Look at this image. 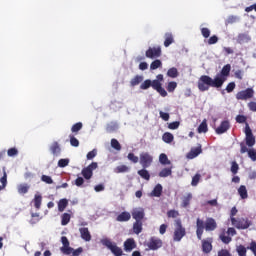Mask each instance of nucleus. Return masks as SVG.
Segmentation results:
<instances>
[{
	"label": "nucleus",
	"instance_id": "1",
	"mask_svg": "<svg viewBox=\"0 0 256 256\" xmlns=\"http://www.w3.org/2000/svg\"><path fill=\"white\" fill-rule=\"evenodd\" d=\"M231 73V64H226L221 69L220 73L216 74L215 78H211L208 75H202L198 80V89L202 93L205 91H209L210 87H214L215 89H221L225 81H227V77H229Z\"/></svg>",
	"mask_w": 256,
	"mask_h": 256
},
{
	"label": "nucleus",
	"instance_id": "2",
	"mask_svg": "<svg viewBox=\"0 0 256 256\" xmlns=\"http://www.w3.org/2000/svg\"><path fill=\"white\" fill-rule=\"evenodd\" d=\"M217 229V221L213 218H207L204 222L201 218L196 220V235L197 239H203V231H215Z\"/></svg>",
	"mask_w": 256,
	"mask_h": 256
},
{
	"label": "nucleus",
	"instance_id": "3",
	"mask_svg": "<svg viewBox=\"0 0 256 256\" xmlns=\"http://www.w3.org/2000/svg\"><path fill=\"white\" fill-rule=\"evenodd\" d=\"M174 234H173V241L179 243L185 235H187V230L185 227H183V222H181V219H176L174 221Z\"/></svg>",
	"mask_w": 256,
	"mask_h": 256
},
{
	"label": "nucleus",
	"instance_id": "4",
	"mask_svg": "<svg viewBox=\"0 0 256 256\" xmlns=\"http://www.w3.org/2000/svg\"><path fill=\"white\" fill-rule=\"evenodd\" d=\"M101 243L104 245V247H107V249H109L115 256H123V249L117 246V243L109 240V238L103 239Z\"/></svg>",
	"mask_w": 256,
	"mask_h": 256
},
{
	"label": "nucleus",
	"instance_id": "5",
	"mask_svg": "<svg viewBox=\"0 0 256 256\" xmlns=\"http://www.w3.org/2000/svg\"><path fill=\"white\" fill-rule=\"evenodd\" d=\"M232 225L233 227H235L236 229H249L252 225L253 222H251V220H249V218L245 217V218H232Z\"/></svg>",
	"mask_w": 256,
	"mask_h": 256
},
{
	"label": "nucleus",
	"instance_id": "6",
	"mask_svg": "<svg viewBox=\"0 0 256 256\" xmlns=\"http://www.w3.org/2000/svg\"><path fill=\"white\" fill-rule=\"evenodd\" d=\"M245 145L247 147H253L255 145V136L253 135V130H251V127L249 126V123H246L245 126Z\"/></svg>",
	"mask_w": 256,
	"mask_h": 256
},
{
	"label": "nucleus",
	"instance_id": "7",
	"mask_svg": "<svg viewBox=\"0 0 256 256\" xmlns=\"http://www.w3.org/2000/svg\"><path fill=\"white\" fill-rule=\"evenodd\" d=\"M153 164V156L149 154V152L140 153V165H142L143 169H147L151 167Z\"/></svg>",
	"mask_w": 256,
	"mask_h": 256
},
{
	"label": "nucleus",
	"instance_id": "8",
	"mask_svg": "<svg viewBox=\"0 0 256 256\" xmlns=\"http://www.w3.org/2000/svg\"><path fill=\"white\" fill-rule=\"evenodd\" d=\"M161 46H154V47H149L146 52L145 55L147 57V59H159V57H161Z\"/></svg>",
	"mask_w": 256,
	"mask_h": 256
},
{
	"label": "nucleus",
	"instance_id": "9",
	"mask_svg": "<svg viewBox=\"0 0 256 256\" xmlns=\"http://www.w3.org/2000/svg\"><path fill=\"white\" fill-rule=\"evenodd\" d=\"M254 95L255 91L253 90V88H247L238 92L236 94V99H238V101H247V99H252Z\"/></svg>",
	"mask_w": 256,
	"mask_h": 256
},
{
	"label": "nucleus",
	"instance_id": "10",
	"mask_svg": "<svg viewBox=\"0 0 256 256\" xmlns=\"http://www.w3.org/2000/svg\"><path fill=\"white\" fill-rule=\"evenodd\" d=\"M147 247L150 251H157V249H161L163 247V240L153 236L147 242Z\"/></svg>",
	"mask_w": 256,
	"mask_h": 256
},
{
	"label": "nucleus",
	"instance_id": "11",
	"mask_svg": "<svg viewBox=\"0 0 256 256\" xmlns=\"http://www.w3.org/2000/svg\"><path fill=\"white\" fill-rule=\"evenodd\" d=\"M97 167V162H92L90 165L82 169L81 175L84 177V179L89 180L91 177H93V171H95Z\"/></svg>",
	"mask_w": 256,
	"mask_h": 256
},
{
	"label": "nucleus",
	"instance_id": "12",
	"mask_svg": "<svg viewBox=\"0 0 256 256\" xmlns=\"http://www.w3.org/2000/svg\"><path fill=\"white\" fill-rule=\"evenodd\" d=\"M240 153L241 155L248 153V157L251 159V161H256V150L253 148L248 149L245 142L240 143Z\"/></svg>",
	"mask_w": 256,
	"mask_h": 256
},
{
	"label": "nucleus",
	"instance_id": "13",
	"mask_svg": "<svg viewBox=\"0 0 256 256\" xmlns=\"http://www.w3.org/2000/svg\"><path fill=\"white\" fill-rule=\"evenodd\" d=\"M61 243L62 247L60 248L61 253L64 255H71V251H73V247L70 246L69 239L67 236H62L61 237Z\"/></svg>",
	"mask_w": 256,
	"mask_h": 256
},
{
	"label": "nucleus",
	"instance_id": "14",
	"mask_svg": "<svg viewBox=\"0 0 256 256\" xmlns=\"http://www.w3.org/2000/svg\"><path fill=\"white\" fill-rule=\"evenodd\" d=\"M231 129V123L229 120H224L220 123V125L215 129V133L217 135H223V133H227Z\"/></svg>",
	"mask_w": 256,
	"mask_h": 256
},
{
	"label": "nucleus",
	"instance_id": "15",
	"mask_svg": "<svg viewBox=\"0 0 256 256\" xmlns=\"http://www.w3.org/2000/svg\"><path fill=\"white\" fill-rule=\"evenodd\" d=\"M131 215L135 221H143V219H145V209L141 207L134 208Z\"/></svg>",
	"mask_w": 256,
	"mask_h": 256
},
{
	"label": "nucleus",
	"instance_id": "16",
	"mask_svg": "<svg viewBox=\"0 0 256 256\" xmlns=\"http://www.w3.org/2000/svg\"><path fill=\"white\" fill-rule=\"evenodd\" d=\"M137 248V243L135 242V239L128 238L126 241H124V251L126 253H131L133 249Z\"/></svg>",
	"mask_w": 256,
	"mask_h": 256
},
{
	"label": "nucleus",
	"instance_id": "17",
	"mask_svg": "<svg viewBox=\"0 0 256 256\" xmlns=\"http://www.w3.org/2000/svg\"><path fill=\"white\" fill-rule=\"evenodd\" d=\"M203 153V148L201 144H198L197 147L191 148L189 153L187 154L188 159H195V157H199Z\"/></svg>",
	"mask_w": 256,
	"mask_h": 256
},
{
	"label": "nucleus",
	"instance_id": "18",
	"mask_svg": "<svg viewBox=\"0 0 256 256\" xmlns=\"http://www.w3.org/2000/svg\"><path fill=\"white\" fill-rule=\"evenodd\" d=\"M116 221H118L119 223H127V221H131V213L128 211L120 213L116 217Z\"/></svg>",
	"mask_w": 256,
	"mask_h": 256
},
{
	"label": "nucleus",
	"instance_id": "19",
	"mask_svg": "<svg viewBox=\"0 0 256 256\" xmlns=\"http://www.w3.org/2000/svg\"><path fill=\"white\" fill-rule=\"evenodd\" d=\"M213 241L211 239L209 240H202V251L203 253H209L210 251H213Z\"/></svg>",
	"mask_w": 256,
	"mask_h": 256
},
{
	"label": "nucleus",
	"instance_id": "20",
	"mask_svg": "<svg viewBox=\"0 0 256 256\" xmlns=\"http://www.w3.org/2000/svg\"><path fill=\"white\" fill-rule=\"evenodd\" d=\"M50 151L54 157H58V155H61V146L59 145V142L55 141L50 146Z\"/></svg>",
	"mask_w": 256,
	"mask_h": 256
},
{
	"label": "nucleus",
	"instance_id": "21",
	"mask_svg": "<svg viewBox=\"0 0 256 256\" xmlns=\"http://www.w3.org/2000/svg\"><path fill=\"white\" fill-rule=\"evenodd\" d=\"M81 239L84 241H91V232H89V228H80Z\"/></svg>",
	"mask_w": 256,
	"mask_h": 256
},
{
	"label": "nucleus",
	"instance_id": "22",
	"mask_svg": "<svg viewBox=\"0 0 256 256\" xmlns=\"http://www.w3.org/2000/svg\"><path fill=\"white\" fill-rule=\"evenodd\" d=\"M163 193V186L161 184H157L152 192L150 193L151 197H160Z\"/></svg>",
	"mask_w": 256,
	"mask_h": 256
},
{
	"label": "nucleus",
	"instance_id": "23",
	"mask_svg": "<svg viewBox=\"0 0 256 256\" xmlns=\"http://www.w3.org/2000/svg\"><path fill=\"white\" fill-rule=\"evenodd\" d=\"M165 40H164V47H169L172 45V43H175V38H173V34L167 32L165 35Z\"/></svg>",
	"mask_w": 256,
	"mask_h": 256
},
{
	"label": "nucleus",
	"instance_id": "24",
	"mask_svg": "<svg viewBox=\"0 0 256 256\" xmlns=\"http://www.w3.org/2000/svg\"><path fill=\"white\" fill-rule=\"evenodd\" d=\"M143 231V221H136L133 223V232L139 235Z\"/></svg>",
	"mask_w": 256,
	"mask_h": 256
},
{
	"label": "nucleus",
	"instance_id": "25",
	"mask_svg": "<svg viewBox=\"0 0 256 256\" xmlns=\"http://www.w3.org/2000/svg\"><path fill=\"white\" fill-rule=\"evenodd\" d=\"M67 205H69V200L63 198L60 199L58 202V211L60 213H63V211H65V209H67Z\"/></svg>",
	"mask_w": 256,
	"mask_h": 256
},
{
	"label": "nucleus",
	"instance_id": "26",
	"mask_svg": "<svg viewBox=\"0 0 256 256\" xmlns=\"http://www.w3.org/2000/svg\"><path fill=\"white\" fill-rule=\"evenodd\" d=\"M0 191H3L7 187V171L5 170V167H3V176L0 178Z\"/></svg>",
	"mask_w": 256,
	"mask_h": 256
},
{
	"label": "nucleus",
	"instance_id": "27",
	"mask_svg": "<svg viewBox=\"0 0 256 256\" xmlns=\"http://www.w3.org/2000/svg\"><path fill=\"white\" fill-rule=\"evenodd\" d=\"M191 199H193V194L188 193L183 199H182V207L187 208L189 205H191Z\"/></svg>",
	"mask_w": 256,
	"mask_h": 256
},
{
	"label": "nucleus",
	"instance_id": "28",
	"mask_svg": "<svg viewBox=\"0 0 256 256\" xmlns=\"http://www.w3.org/2000/svg\"><path fill=\"white\" fill-rule=\"evenodd\" d=\"M140 83H143V76H141V75H136L130 81L131 87H137V85H139Z\"/></svg>",
	"mask_w": 256,
	"mask_h": 256
},
{
	"label": "nucleus",
	"instance_id": "29",
	"mask_svg": "<svg viewBox=\"0 0 256 256\" xmlns=\"http://www.w3.org/2000/svg\"><path fill=\"white\" fill-rule=\"evenodd\" d=\"M167 76L170 77L171 79H177V77H179V70H177V68L175 67H172L168 69Z\"/></svg>",
	"mask_w": 256,
	"mask_h": 256
},
{
	"label": "nucleus",
	"instance_id": "30",
	"mask_svg": "<svg viewBox=\"0 0 256 256\" xmlns=\"http://www.w3.org/2000/svg\"><path fill=\"white\" fill-rule=\"evenodd\" d=\"M159 177L165 178V177H171L173 175L172 168H164L159 172Z\"/></svg>",
	"mask_w": 256,
	"mask_h": 256
},
{
	"label": "nucleus",
	"instance_id": "31",
	"mask_svg": "<svg viewBox=\"0 0 256 256\" xmlns=\"http://www.w3.org/2000/svg\"><path fill=\"white\" fill-rule=\"evenodd\" d=\"M138 175L142 178L145 179V181H149L151 179V174H149V171L145 168L141 169L138 171Z\"/></svg>",
	"mask_w": 256,
	"mask_h": 256
},
{
	"label": "nucleus",
	"instance_id": "32",
	"mask_svg": "<svg viewBox=\"0 0 256 256\" xmlns=\"http://www.w3.org/2000/svg\"><path fill=\"white\" fill-rule=\"evenodd\" d=\"M198 133H207V131H209V128L207 126V120L204 119L201 124L198 126L197 129Z\"/></svg>",
	"mask_w": 256,
	"mask_h": 256
},
{
	"label": "nucleus",
	"instance_id": "33",
	"mask_svg": "<svg viewBox=\"0 0 256 256\" xmlns=\"http://www.w3.org/2000/svg\"><path fill=\"white\" fill-rule=\"evenodd\" d=\"M173 139H175V137L171 134V132H165L162 135V140L164 143H173Z\"/></svg>",
	"mask_w": 256,
	"mask_h": 256
},
{
	"label": "nucleus",
	"instance_id": "34",
	"mask_svg": "<svg viewBox=\"0 0 256 256\" xmlns=\"http://www.w3.org/2000/svg\"><path fill=\"white\" fill-rule=\"evenodd\" d=\"M238 194L240 195L241 199H247L249 194H247V187L245 185H241L238 189Z\"/></svg>",
	"mask_w": 256,
	"mask_h": 256
},
{
	"label": "nucleus",
	"instance_id": "35",
	"mask_svg": "<svg viewBox=\"0 0 256 256\" xmlns=\"http://www.w3.org/2000/svg\"><path fill=\"white\" fill-rule=\"evenodd\" d=\"M71 221V214L69 213H64L61 216V225H69V222Z\"/></svg>",
	"mask_w": 256,
	"mask_h": 256
},
{
	"label": "nucleus",
	"instance_id": "36",
	"mask_svg": "<svg viewBox=\"0 0 256 256\" xmlns=\"http://www.w3.org/2000/svg\"><path fill=\"white\" fill-rule=\"evenodd\" d=\"M159 161L161 165H171V161L169 160V158L167 157V154L165 153L160 154Z\"/></svg>",
	"mask_w": 256,
	"mask_h": 256
},
{
	"label": "nucleus",
	"instance_id": "37",
	"mask_svg": "<svg viewBox=\"0 0 256 256\" xmlns=\"http://www.w3.org/2000/svg\"><path fill=\"white\" fill-rule=\"evenodd\" d=\"M163 66V62L161 60L156 59L150 64L151 71H155L156 69H159V67Z\"/></svg>",
	"mask_w": 256,
	"mask_h": 256
},
{
	"label": "nucleus",
	"instance_id": "38",
	"mask_svg": "<svg viewBox=\"0 0 256 256\" xmlns=\"http://www.w3.org/2000/svg\"><path fill=\"white\" fill-rule=\"evenodd\" d=\"M114 173H129V167L127 165H120L114 169Z\"/></svg>",
	"mask_w": 256,
	"mask_h": 256
},
{
	"label": "nucleus",
	"instance_id": "39",
	"mask_svg": "<svg viewBox=\"0 0 256 256\" xmlns=\"http://www.w3.org/2000/svg\"><path fill=\"white\" fill-rule=\"evenodd\" d=\"M42 201H43V197L41 195H35V197H34V207L36 209H41Z\"/></svg>",
	"mask_w": 256,
	"mask_h": 256
},
{
	"label": "nucleus",
	"instance_id": "40",
	"mask_svg": "<svg viewBox=\"0 0 256 256\" xmlns=\"http://www.w3.org/2000/svg\"><path fill=\"white\" fill-rule=\"evenodd\" d=\"M236 251L239 256H247V248L244 245L237 246Z\"/></svg>",
	"mask_w": 256,
	"mask_h": 256
},
{
	"label": "nucleus",
	"instance_id": "41",
	"mask_svg": "<svg viewBox=\"0 0 256 256\" xmlns=\"http://www.w3.org/2000/svg\"><path fill=\"white\" fill-rule=\"evenodd\" d=\"M111 147L112 149H115V151H121V144L118 139H111Z\"/></svg>",
	"mask_w": 256,
	"mask_h": 256
},
{
	"label": "nucleus",
	"instance_id": "42",
	"mask_svg": "<svg viewBox=\"0 0 256 256\" xmlns=\"http://www.w3.org/2000/svg\"><path fill=\"white\" fill-rule=\"evenodd\" d=\"M29 192V185L27 184H21L18 186V193L21 195H25V193Z\"/></svg>",
	"mask_w": 256,
	"mask_h": 256
},
{
	"label": "nucleus",
	"instance_id": "43",
	"mask_svg": "<svg viewBox=\"0 0 256 256\" xmlns=\"http://www.w3.org/2000/svg\"><path fill=\"white\" fill-rule=\"evenodd\" d=\"M127 159L128 161H131V163H139V157L138 156H135V154L133 152H130L128 155H127Z\"/></svg>",
	"mask_w": 256,
	"mask_h": 256
},
{
	"label": "nucleus",
	"instance_id": "44",
	"mask_svg": "<svg viewBox=\"0 0 256 256\" xmlns=\"http://www.w3.org/2000/svg\"><path fill=\"white\" fill-rule=\"evenodd\" d=\"M81 129H83V123L81 122H77L76 124H74L71 128L72 133H79V131H81Z\"/></svg>",
	"mask_w": 256,
	"mask_h": 256
},
{
	"label": "nucleus",
	"instance_id": "45",
	"mask_svg": "<svg viewBox=\"0 0 256 256\" xmlns=\"http://www.w3.org/2000/svg\"><path fill=\"white\" fill-rule=\"evenodd\" d=\"M166 89H167L168 93H173V91H175V89H177V82H175V81L169 82Z\"/></svg>",
	"mask_w": 256,
	"mask_h": 256
},
{
	"label": "nucleus",
	"instance_id": "46",
	"mask_svg": "<svg viewBox=\"0 0 256 256\" xmlns=\"http://www.w3.org/2000/svg\"><path fill=\"white\" fill-rule=\"evenodd\" d=\"M199 181H201V174L194 175L191 182L192 187H197V185H199Z\"/></svg>",
	"mask_w": 256,
	"mask_h": 256
},
{
	"label": "nucleus",
	"instance_id": "47",
	"mask_svg": "<svg viewBox=\"0 0 256 256\" xmlns=\"http://www.w3.org/2000/svg\"><path fill=\"white\" fill-rule=\"evenodd\" d=\"M31 217H32V219L30 220L31 225H35L36 223H39V221H41V218L39 217V213H32Z\"/></svg>",
	"mask_w": 256,
	"mask_h": 256
},
{
	"label": "nucleus",
	"instance_id": "48",
	"mask_svg": "<svg viewBox=\"0 0 256 256\" xmlns=\"http://www.w3.org/2000/svg\"><path fill=\"white\" fill-rule=\"evenodd\" d=\"M178 216H179V211L177 210H169L167 212V217L169 219H177Z\"/></svg>",
	"mask_w": 256,
	"mask_h": 256
},
{
	"label": "nucleus",
	"instance_id": "49",
	"mask_svg": "<svg viewBox=\"0 0 256 256\" xmlns=\"http://www.w3.org/2000/svg\"><path fill=\"white\" fill-rule=\"evenodd\" d=\"M69 139H70V145L72 147H79V141L77 138H75L73 134H70Z\"/></svg>",
	"mask_w": 256,
	"mask_h": 256
},
{
	"label": "nucleus",
	"instance_id": "50",
	"mask_svg": "<svg viewBox=\"0 0 256 256\" xmlns=\"http://www.w3.org/2000/svg\"><path fill=\"white\" fill-rule=\"evenodd\" d=\"M220 239L222 243H224L225 245H229L231 241H233V239L230 236H225V234H221Z\"/></svg>",
	"mask_w": 256,
	"mask_h": 256
},
{
	"label": "nucleus",
	"instance_id": "51",
	"mask_svg": "<svg viewBox=\"0 0 256 256\" xmlns=\"http://www.w3.org/2000/svg\"><path fill=\"white\" fill-rule=\"evenodd\" d=\"M152 85V81L147 79L145 80L141 85H140V89H142L143 91L149 89V87H151Z\"/></svg>",
	"mask_w": 256,
	"mask_h": 256
},
{
	"label": "nucleus",
	"instance_id": "52",
	"mask_svg": "<svg viewBox=\"0 0 256 256\" xmlns=\"http://www.w3.org/2000/svg\"><path fill=\"white\" fill-rule=\"evenodd\" d=\"M41 181H43V183H47V185H52L53 178H51V176L42 175L41 176Z\"/></svg>",
	"mask_w": 256,
	"mask_h": 256
},
{
	"label": "nucleus",
	"instance_id": "53",
	"mask_svg": "<svg viewBox=\"0 0 256 256\" xmlns=\"http://www.w3.org/2000/svg\"><path fill=\"white\" fill-rule=\"evenodd\" d=\"M201 33H202V37H204V39H209V37L211 35V30H209V28H201Z\"/></svg>",
	"mask_w": 256,
	"mask_h": 256
},
{
	"label": "nucleus",
	"instance_id": "54",
	"mask_svg": "<svg viewBox=\"0 0 256 256\" xmlns=\"http://www.w3.org/2000/svg\"><path fill=\"white\" fill-rule=\"evenodd\" d=\"M238 172H239V164L233 161L231 165V173H233V175H237Z\"/></svg>",
	"mask_w": 256,
	"mask_h": 256
},
{
	"label": "nucleus",
	"instance_id": "55",
	"mask_svg": "<svg viewBox=\"0 0 256 256\" xmlns=\"http://www.w3.org/2000/svg\"><path fill=\"white\" fill-rule=\"evenodd\" d=\"M8 157H15V155H19V150L17 148H10L7 151Z\"/></svg>",
	"mask_w": 256,
	"mask_h": 256
},
{
	"label": "nucleus",
	"instance_id": "56",
	"mask_svg": "<svg viewBox=\"0 0 256 256\" xmlns=\"http://www.w3.org/2000/svg\"><path fill=\"white\" fill-rule=\"evenodd\" d=\"M236 123H246L247 124V116L241 115V114L237 115Z\"/></svg>",
	"mask_w": 256,
	"mask_h": 256
},
{
	"label": "nucleus",
	"instance_id": "57",
	"mask_svg": "<svg viewBox=\"0 0 256 256\" xmlns=\"http://www.w3.org/2000/svg\"><path fill=\"white\" fill-rule=\"evenodd\" d=\"M163 85L161 84V82H159V80H153L152 81V89H154V91H157L159 88H161Z\"/></svg>",
	"mask_w": 256,
	"mask_h": 256
},
{
	"label": "nucleus",
	"instance_id": "58",
	"mask_svg": "<svg viewBox=\"0 0 256 256\" xmlns=\"http://www.w3.org/2000/svg\"><path fill=\"white\" fill-rule=\"evenodd\" d=\"M179 125H181L179 121L171 122L168 124V129H171V130L179 129Z\"/></svg>",
	"mask_w": 256,
	"mask_h": 256
},
{
	"label": "nucleus",
	"instance_id": "59",
	"mask_svg": "<svg viewBox=\"0 0 256 256\" xmlns=\"http://www.w3.org/2000/svg\"><path fill=\"white\" fill-rule=\"evenodd\" d=\"M235 87V82L228 83V85L226 86L227 93H233V91H235Z\"/></svg>",
	"mask_w": 256,
	"mask_h": 256
},
{
	"label": "nucleus",
	"instance_id": "60",
	"mask_svg": "<svg viewBox=\"0 0 256 256\" xmlns=\"http://www.w3.org/2000/svg\"><path fill=\"white\" fill-rule=\"evenodd\" d=\"M219 37L217 35H213L208 39V45H215V43H218Z\"/></svg>",
	"mask_w": 256,
	"mask_h": 256
},
{
	"label": "nucleus",
	"instance_id": "61",
	"mask_svg": "<svg viewBox=\"0 0 256 256\" xmlns=\"http://www.w3.org/2000/svg\"><path fill=\"white\" fill-rule=\"evenodd\" d=\"M247 249H249L254 256H256V242L255 241H252L250 243V246L247 247Z\"/></svg>",
	"mask_w": 256,
	"mask_h": 256
},
{
	"label": "nucleus",
	"instance_id": "62",
	"mask_svg": "<svg viewBox=\"0 0 256 256\" xmlns=\"http://www.w3.org/2000/svg\"><path fill=\"white\" fill-rule=\"evenodd\" d=\"M69 165V159H60L58 161V167H67Z\"/></svg>",
	"mask_w": 256,
	"mask_h": 256
},
{
	"label": "nucleus",
	"instance_id": "63",
	"mask_svg": "<svg viewBox=\"0 0 256 256\" xmlns=\"http://www.w3.org/2000/svg\"><path fill=\"white\" fill-rule=\"evenodd\" d=\"M218 256H231V252L227 249H221L218 251Z\"/></svg>",
	"mask_w": 256,
	"mask_h": 256
},
{
	"label": "nucleus",
	"instance_id": "64",
	"mask_svg": "<svg viewBox=\"0 0 256 256\" xmlns=\"http://www.w3.org/2000/svg\"><path fill=\"white\" fill-rule=\"evenodd\" d=\"M248 108L250 111H253V113H256V102H249L248 103Z\"/></svg>",
	"mask_w": 256,
	"mask_h": 256
}]
</instances>
